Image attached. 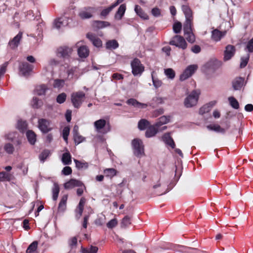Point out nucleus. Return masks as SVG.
Wrapping results in <instances>:
<instances>
[{"mask_svg": "<svg viewBox=\"0 0 253 253\" xmlns=\"http://www.w3.org/2000/svg\"><path fill=\"white\" fill-rule=\"evenodd\" d=\"M4 137L6 140L13 143L17 150L20 149L22 142V137L18 132H9L4 135Z\"/></svg>", "mask_w": 253, "mask_h": 253, "instance_id": "f257e3e1", "label": "nucleus"}, {"mask_svg": "<svg viewBox=\"0 0 253 253\" xmlns=\"http://www.w3.org/2000/svg\"><path fill=\"white\" fill-rule=\"evenodd\" d=\"M85 98V93L83 91H78L73 93L71 95V100L74 107L79 108Z\"/></svg>", "mask_w": 253, "mask_h": 253, "instance_id": "f03ea898", "label": "nucleus"}, {"mask_svg": "<svg viewBox=\"0 0 253 253\" xmlns=\"http://www.w3.org/2000/svg\"><path fill=\"white\" fill-rule=\"evenodd\" d=\"M200 92L198 90H193L184 100V105L186 108L192 107L197 103Z\"/></svg>", "mask_w": 253, "mask_h": 253, "instance_id": "7ed1b4c3", "label": "nucleus"}, {"mask_svg": "<svg viewBox=\"0 0 253 253\" xmlns=\"http://www.w3.org/2000/svg\"><path fill=\"white\" fill-rule=\"evenodd\" d=\"M132 146L134 155L141 157L144 155V146L142 141L138 139H134L132 141Z\"/></svg>", "mask_w": 253, "mask_h": 253, "instance_id": "20e7f679", "label": "nucleus"}, {"mask_svg": "<svg viewBox=\"0 0 253 253\" xmlns=\"http://www.w3.org/2000/svg\"><path fill=\"white\" fill-rule=\"evenodd\" d=\"M132 73L134 76L141 75L144 70V66L138 58L134 59L131 62Z\"/></svg>", "mask_w": 253, "mask_h": 253, "instance_id": "39448f33", "label": "nucleus"}, {"mask_svg": "<svg viewBox=\"0 0 253 253\" xmlns=\"http://www.w3.org/2000/svg\"><path fill=\"white\" fill-rule=\"evenodd\" d=\"M169 43L170 45H174L182 49H186L187 46V44L184 38L179 35H176L173 37Z\"/></svg>", "mask_w": 253, "mask_h": 253, "instance_id": "423d86ee", "label": "nucleus"}, {"mask_svg": "<svg viewBox=\"0 0 253 253\" xmlns=\"http://www.w3.org/2000/svg\"><path fill=\"white\" fill-rule=\"evenodd\" d=\"M72 51L71 47L66 46H61L57 49L56 54L59 57L68 58L71 56Z\"/></svg>", "mask_w": 253, "mask_h": 253, "instance_id": "0eeeda50", "label": "nucleus"}, {"mask_svg": "<svg viewBox=\"0 0 253 253\" xmlns=\"http://www.w3.org/2000/svg\"><path fill=\"white\" fill-rule=\"evenodd\" d=\"M38 126L39 129L43 133H47L51 131L52 127L49 120L45 119H40L38 121Z\"/></svg>", "mask_w": 253, "mask_h": 253, "instance_id": "6e6552de", "label": "nucleus"}, {"mask_svg": "<svg viewBox=\"0 0 253 253\" xmlns=\"http://www.w3.org/2000/svg\"><path fill=\"white\" fill-rule=\"evenodd\" d=\"M198 66L197 65H191L188 66L184 70L183 73L180 76L181 81H184L191 77L195 72L197 70Z\"/></svg>", "mask_w": 253, "mask_h": 253, "instance_id": "1a4fd4ad", "label": "nucleus"}, {"mask_svg": "<svg viewBox=\"0 0 253 253\" xmlns=\"http://www.w3.org/2000/svg\"><path fill=\"white\" fill-rule=\"evenodd\" d=\"M96 11L94 7H86L83 8L79 13L80 17L83 19H89L92 17L93 13Z\"/></svg>", "mask_w": 253, "mask_h": 253, "instance_id": "9d476101", "label": "nucleus"}, {"mask_svg": "<svg viewBox=\"0 0 253 253\" xmlns=\"http://www.w3.org/2000/svg\"><path fill=\"white\" fill-rule=\"evenodd\" d=\"M235 51L234 46L230 44L227 45L224 52V60L228 61L230 60L235 54Z\"/></svg>", "mask_w": 253, "mask_h": 253, "instance_id": "9b49d317", "label": "nucleus"}, {"mask_svg": "<svg viewBox=\"0 0 253 253\" xmlns=\"http://www.w3.org/2000/svg\"><path fill=\"white\" fill-rule=\"evenodd\" d=\"M73 138L76 145H78L80 143L84 142L85 138L79 132V127L77 126H75L73 130Z\"/></svg>", "mask_w": 253, "mask_h": 253, "instance_id": "f8f14e48", "label": "nucleus"}, {"mask_svg": "<svg viewBox=\"0 0 253 253\" xmlns=\"http://www.w3.org/2000/svg\"><path fill=\"white\" fill-rule=\"evenodd\" d=\"M34 66L27 62H23L19 66L20 73L24 76H28L33 70Z\"/></svg>", "mask_w": 253, "mask_h": 253, "instance_id": "ddd939ff", "label": "nucleus"}, {"mask_svg": "<svg viewBox=\"0 0 253 253\" xmlns=\"http://www.w3.org/2000/svg\"><path fill=\"white\" fill-rule=\"evenodd\" d=\"M226 34V31H220L218 29H214L211 32V39L217 42L221 40Z\"/></svg>", "mask_w": 253, "mask_h": 253, "instance_id": "4468645a", "label": "nucleus"}, {"mask_svg": "<svg viewBox=\"0 0 253 253\" xmlns=\"http://www.w3.org/2000/svg\"><path fill=\"white\" fill-rule=\"evenodd\" d=\"M83 186V183L80 180L71 179L69 181L66 182L64 185V188L66 189H72L75 187H80Z\"/></svg>", "mask_w": 253, "mask_h": 253, "instance_id": "2eb2a0df", "label": "nucleus"}, {"mask_svg": "<svg viewBox=\"0 0 253 253\" xmlns=\"http://www.w3.org/2000/svg\"><path fill=\"white\" fill-rule=\"evenodd\" d=\"M86 37L91 42L94 46L97 47H99L102 46V42L101 40L94 34L88 33L86 35Z\"/></svg>", "mask_w": 253, "mask_h": 253, "instance_id": "dca6fc26", "label": "nucleus"}, {"mask_svg": "<svg viewBox=\"0 0 253 253\" xmlns=\"http://www.w3.org/2000/svg\"><path fill=\"white\" fill-rule=\"evenodd\" d=\"M22 37V33L19 32L13 39L9 41V45L12 49L16 48L20 42Z\"/></svg>", "mask_w": 253, "mask_h": 253, "instance_id": "f3484780", "label": "nucleus"}, {"mask_svg": "<svg viewBox=\"0 0 253 253\" xmlns=\"http://www.w3.org/2000/svg\"><path fill=\"white\" fill-rule=\"evenodd\" d=\"M16 127L21 133H24L27 129L28 124L26 121L19 119L16 125Z\"/></svg>", "mask_w": 253, "mask_h": 253, "instance_id": "a211bd4d", "label": "nucleus"}, {"mask_svg": "<svg viewBox=\"0 0 253 253\" xmlns=\"http://www.w3.org/2000/svg\"><path fill=\"white\" fill-rule=\"evenodd\" d=\"M126 103L128 105H132L138 108H145L148 106L147 104L139 102L133 98L128 99L126 101Z\"/></svg>", "mask_w": 253, "mask_h": 253, "instance_id": "6ab92c4d", "label": "nucleus"}, {"mask_svg": "<svg viewBox=\"0 0 253 253\" xmlns=\"http://www.w3.org/2000/svg\"><path fill=\"white\" fill-rule=\"evenodd\" d=\"M244 79L239 77L235 78L232 82V86L234 90L240 89L243 85Z\"/></svg>", "mask_w": 253, "mask_h": 253, "instance_id": "aec40b11", "label": "nucleus"}, {"mask_svg": "<svg viewBox=\"0 0 253 253\" xmlns=\"http://www.w3.org/2000/svg\"><path fill=\"white\" fill-rule=\"evenodd\" d=\"M229 126H227L226 129L222 128L218 125H209L207 126V128L210 130H213L217 132H219L222 134H224L226 132V130L228 129Z\"/></svg>", "mask_w": 253, "mask_h": 253, "instance_id": "412c9836", "label": "nucleus"}, {"mask_svg": "<svg viewBox=\"0 0 253 253\" xmlns=\"http://www.w3.org/2000/svg\"><path fill=\"white\" fill-rule=\"evenodd\" d=\"M89 49L85 45L81 46L78 49V53L81 58H86L89 55Z\"/></svg>", "mask_w": 253, "mask_h": 253, "instance_id": "4be33fe9", "label": "nucleus"}, {"mask_svg": "<svg viewBox=\"0 0 253 253\" xmlns=\"http://www.w3.org/2000/svg\"><path fill=\"white\" fill-rule=\"evenodd\" d=\"M26 137L28 142L31 145H34L36 142V134L32 130L26 131Z\"/></svg>", "mask_w": 253, "mask_h": 253, "instance_id": "5701e85b", "label": "nucleus"}, {"mask_svg": "<svg viewBox=\"0 0 253 253\" xmlns=\"http://www.w3.org/2000/svg\"><path fill=\"white\" fill-rule=\"evenodd\" d=\"M162 139L167 144L169 145L172 148H174L175 143L169 133H165L163 135Z\"/></svg>", "mask_w": 253, "mask_h": 253, "instance_id": "b1692460", "label": "nucleus"}, {"mask_svg": "<svg viewBox=\"0 0 253 253\" xmlns=\"http://www.w3.org/2000/svg\"><path fill=\"white\" fill-rule=\"evenodd\" d=\"M126 10V6L125 4H121L119 7L115 15V18L118 20H121L124 16Z\"/></svg>", "mask_w": 253, "mask_h": 253, "instance_id": "393cba45", "label": "nucleus"}, {"mask_svg": "<svg viewBox=\"0 0 253 253\" xmlns=\"http://www.w3.org/2000/svg\"><path fill=\"white\" fill-rule=\"evenodd\" d=\"M182 10L185 15L186 19H193L192 11L188 5H182Z\"/></svg>", "mask_w": 253, "mask_h": 253, "instance_id": "a878e982", "label": "nucleus"}, {"mask_svg": "<svg viewBox=\"0 0 253 253\" xmlns=\"http://www.w3.org/2000/svg\"><path fill=\"white\" fill-rule=\"evenodd\" d=\"M156 127L155 125L149 126L145 132V136L149 138L155 136L158 132Z\"/></svg>", "mask_w": 253, "mask_h": 253, "instance_id": "bb28decb", "label": "nucleus"}, {"mask_svg": "<svg viewBox=\"0 0 253 253\" xmlns=\"http://www.w3.org/2000/svg\"><path fill=\"white\" fill-rule=\"evenodd\" d=\"M171 119L170 116H163L160 117L158 119V121L155 124V126L157 127L160 126L168 123Z\"/></svg>", "mask_w": 253, "mask_h": 253, "instance_id": "cd10ccee", "label": "nucleus"}, {"mask_svg": "<svg viewBox=\"0 0 253 253\" xmlns=\"http://www.w3.org/2000/svg\"><path fill=\"white\" fill-rule=\"evenodd\" d=\"M106 124V121L104 119H99L94 123V126L97 132H100V130L103 128Z\"/></svg>", "mask_w": 253, "mask_h": 253, "instance_id": "c85d7f7f", "label": "nucleus"}, {"mask_svg": "<svg viewBox=\"0 0 253 253\" xmlns=\"http://www.w3.org/2000/svg\"><path fill=\"white\" fill-rule=\"evenodd\" d=\"M48 90L47 87L45 84H41L36 86L35 92L39 95H44Z\"/></svg>", "mask_w": 253, "mask_h": 253, "instance_id": "c756f323", "label": "nucleus"}, {"mask_svg": "<svg viewBox=\"0 0 253 253\" xmlns=\"http://www.w3.org/2000/svg\"><path fill=\"white\" fill-rule=\"evenodd\" d=\"M67 200V196L64 195L62 197L58 206V210L59 211L64 212L66 209V202Z\"/></svg>", "mask_w": 253, "mask_h": 253, "instance_id": "7c9ffc66", "label": "nucleus"}, {"mask_svg": "<svg viewBox=\"0 0 253 253\" xmlns=\"http://www.w3.org/2000/svg\"><path fill=\"white\" fill-rule=\"evenodd\" d=\"M135 12L136 14L141 18L143 19H148V16L146 14L142 9L140 6L138 5H136L134 8Z\"/></svg>", "mask_w": 253, "mask_h": 253, "instance_id": "2f4dec72", "label": "nucleus"}, {"mask_svg": "<svg viewBox=\"0 0 253 253\" xmlns=\"http://www.w3.org/2000/svg\"><path fill=\"white\" fill-rule=\"evenodd\" d=\"M59 191H60V188H59L58 184L57 183L54 182L53 183V186L52 188V194L53 200H54V201L57 200L58 197Z\"/></svg>", "mask_w": 253, "mask_h": 253, "instance_id": "473e14b6", "label": "nucleus"}, {"mask_svg": "<svg viewBox=\"0 0 253 253\" xmlns=\"http://www.w3.org/2000/svg\"><path fill=\"white\" fill-rule=\"evenodd\" d=\"M193 19H186L183 26L184 34L188 33L192 31V23Z\"/></svg>", "mask_w": 253, "mask_h": 253, "instance_id": "72a5a7b5", "label": "nucleus"}, {"mask_svg": "<svg viewBox=\"0 0 253 253\" xmlns=\"http://www.w3.org/2000/svg\"><path fill=\"white\" fill-rule=\"evenodd\" d=\"M3 149L7 154H12L16 148L13 143L7 142L4 144Z\"/></svg>", "mask_w": 253, "mask_h": 253, "instance_id": "f704fd0d", "label": "nucleus"}, {"mask_svg": "<svg viewBox=\"0 0 253 253\" xmlns=\"http://www.w3.org/2000/svg\"><path fill=\"white\" fill-rule=\"evenodd\" d=\"M62 162L65 165H68L71 164V156L69 152L64 153L62 155Z\"/></svg>", "mask_w": 253, "mask_h": 253, "instance_id": "c9c22d12", "label": "nucleus"}, {"mask_svg": "<svg viewBox=\"0 0 253 253\" xmlns=\"http://www.w3.org/2000/svg\"><path fill=\"white\" fill-rule=\"evenodd\" d=\"M77 71V68L76 67H72L71 69H68L67 71V73L68 75V79L69 80H71L73 79V78H76V79L78 78V76L76 74V73Z\"/></svg>", "mask_w": 253, "mask_h": 253, "instance_id": "e433bc0d", "label": "nucleus"}, {"mask_svg": "<svg viewBox=\"0 0 253 253\" xmlns=\"http://www.w3.org/2000/svg\"><path fill=\"white\" fill-rule=\"evenodd\" d=\"M74 162L75 163L76 167L79 169H86L88 167V163L84 161H80L76 159H74Z\"/></svg>", "mask_w": 253, "mask_h": 253, "instance_id": "4c0bfd02", "label": "nucleus"}, {"mask_svg": "<svg viewBox=\"0 0 253 253\" xmlns=\"http://www.w3.org/2000/svg\"><path fill=\"white\" fill-rule=\"evenodd\" d=\"M150 125V123L146 119H141L138 123V128L143 130L145 129L147 127H148Z\"/></svg>", "mask_w": 253, "mask_h": 253, "instance_id": "58836bf2", "label": "nucleus"}, {"mask_svg": "<svg viewBox=\"0 0 253 253\" xmlns=\"http://www.w3.org/2000/svg\"><path fill=\"white\" fill-rule=\"evenodd\" d=\"M98 249L96 246H90L87 248H82V253H96Z\"/></svg>", "mask_w": 253, "mask_h": 253, "instance_id": "ea45409f", "label": "nucleus"}, {"mask_svg": "<svg viewBox=\"0 0 253 253\" xmlns=\"http://www.w3.org/2000/svg\"><path fill=\"white\" fill-rule=\"evenodd\" d=\"M106 46L107 49H115L119 47V43L115 40H110L106 42Z\"/></svg>", "mask_w": 253, "mask_h": 253, "instance_id": "a19ab883", "label": "nucleus"}, {"mask_svg": "<svg viewBox=\"0 0 253 253\" xmlns=\"http://www.w3.org/2000/svg\"><path fill=\"white\" fill-rule=\"evenodd\" d=\"M60 64V61L54 58H51L49 60L48 62V66L51 68L49 71L51 72H53L54 67L58 66Z\"/></svg>", "mask_w": 253, "mask_h": 253, "instance_id": "79ce46f5", "label": "nucleus"}, {"mask_svg": "<svg viewBox=\"0 0 253 253\" xmlns=\"http://www.w3.org/2000/svg\"><path fill=\"white\" fill-rule=\"evenodd\" d=\"M117 170L113 168L106 169L104 170V173L106 177H113L117 174Z\"/></svg>", "mask_w": 253, "mask_h": 253, "instance_id": "37998d69", "label": "nucleus"}, {"mask_svg": "<svg viewBox=\"0 0 253 253\" xmlns=\"http://www.w3.org/2000/svg\"><path fill=\"white\" fill-rule=\"evenodd\" d=\"M131 224V217L128 215L125 216L122 220L121 227L125 228Z\"/></svg>", "mask_w": 253, "mask_h": 253, "instance_id": "c03bdc74", "label": "nucleus"}, {"mask_svg": "<svg viewBox=\"0 0 253 253\" xmlns=\"http://www.w3.org/2000/svg\"><path fill=\"white\" fill-rule=\"evenodd\" d=\"M155 73L154 71H153L151 73L153 84L156 88H158L162 86L163 83L161 80L154 77Z\"/></svg>", "mask_w": 253, "mask_h": 253, "instance_id": "a18cd8bd", "label": "nucleus"}, {"mask_svg": "<svg viewBox=\"0 0 253 253\" xmlns=\"http://www.w3.org/2000/svg\"><path fill=\"white\" fill-rule=\"evenodd\" d=\"M65 84V80L63 79H55L54 80L53 86L54 88H62Z\"/></svg>", "mask_w": 253, "mask_h": 253, "instance_id": "49530a36", "label": "nucleus"}, {"mask_svg": "<svg viewBox=\"0 0 253 253\" xmlns=\"http://www.w3.org/2000/svg\"><path fill=\"white\" fill-rule=\"evenodd\" d=\"M50 154L49 150H44L39 155V159L42 163H44L45 160L49 157Z\"/></svg>", "mask_w": 253, "mask_h": 253, "instance_id": "de8ad7c7", "label": "nucleus"}, {"mask_svg": "<svg viewBox=\"0 0 253 253\" xmlns=\"http://www.w3.org/2000/svg\"><path fill=\"white\" fill-rule=\"evenodd\" d=\"M162 185V184L160 183V181H158V183L157 184H155L153 186V188L155 190V193L157 195H162L163 194H165L167 193L169 191V188L166 189L165 191L164 190H157L156 189L160 187Z\"/></svg>", "mask_w": 253, "mask_h": 253, "instance_id": "09e8293b", "label": "nucleus"}, {"mask_svg": "<svg viewBox=\"0 0 253 253\" xmlns=\"http://www.w3.org/2000/svg\"><path fill=\"white\" fill-rule=\"evenodd\" d=\"M31 105L34 108H39L42 106V102L37 97H34L31 101Z\"/></svg>", "mask_w": 253, "mask_h": 253, "instance_id": "8fccbe9b", "label": "nucleus"}, {"mask_svg": "<svg viewBox=\"0 0 253 253\" xmlns=\"http://www.w3.org/2000/svg\"><path fill=\"white\" fill-rule=\"evenodd\" d=\"M228 101L231 106L235 109H238L239 108V104L236 99L234 97L231 96L228 98Z\"/></svg>", "mask_w": 253, "mask_h": 253, "instance_id": "3c124183", "label": "nucleus"}, {"mask_svg": "<svg viewBox=\"0 0 253 253\" xmlns=\"http://www.w3.org/2000/svg\"><path fill=\"white\" fill-rule=\"evenodd\" d=\"M11 174L5 171L0 172V181H8L11 180Z\"/></svg>", "mask_w": 253, "mask_h": 253, "instance_id": "603ef678", "label": "nucleus"}, {"mask_svg": "<svg viewBox=\"0 0 253 253\" xmlns=\"http://www.w3.org/2000/svg\"><path fill=\"white\" fill-rule=\"evenodd\" d=\"M64 18H59L56 19L54 21L53 26L56 29H59L64 26Z\"/></svg>", "mask_w": 253, "mask_h": 253, "instance_id": "864d4df0", "label": "nucleus"}, {"mask_svg": "<svg viewBox=\"0 0 253 253\" xmlns=\"http://www.w3.org/2000/svg\"><path fill=\"white\" fill-rule=\"evenodd\" d=\"M38 247V242L34 241L31 244L26 250V253H33L36 251Z\"/></svg>", "mask_w": 253, "mask_h": 253, "instance_id": "5fc2aeb1", "label": "nucleus"}, {"mask_svg": "<svg viewBox=\"0 0 253 253\" xmlns=\"http://www.w3.org/2000/svg\"><path fill=\"white\" fill-rule=\"evenodd\" d=\"M116 6V4H113L110 6L103 9L100 15L102 17H106L108 14L110 12V11Z\"/></svg>", "mask_w": 253, "mask_h": 253, "instance_id": "6e6d98bb", "label": "nucleus"}, {"mask_svg": "<svg viewBox=\"0 0 253 253\" xmlns=\"http://www.w3.org/2000/svg\"><path fill=\"white\" fill-rule=\"evenodd\" d=\"M250 58V54H248L245 57H242L241 58L240 67L241 68H244L247 65Z\"/></svg>", "mask_w": 253, "mask_h": 253, "instance_id": "4d7b16f0", "label": "nucleus"}, {"mask_svg": "<svg viewBox=\"0 0 253 253\" xmlns=\"http://www.w3.org/2000/svg\"><path fill=\"white\" fill-rule=\"evenodd\" d=\"M187 41L190 43H193L195 41V35L193 32H190L188 33L184 34Z\"/></svg>", "mask_w": 253, "mask_h": 253, "instance_id": "13d9d810", "label": "nucleus"}, {"mask_svg": "<svg viewBox=\"0 0 253 253\" xmlns=\"http://www.w3.org/2000/svg\"><path fill=\"white\" fill-rule=\"evenodd\" d=\"M165 74L167 76V77L170 79H173L175 77V72L171 68L165 69Z\"/></svg>", "mask_w": 253, "mask_h": 253, "instance_id": "bf43d9fd", "label": "nucleus"}, {"mask_svg": "<svg viewBox=\"0 0 253 253\" xmlns=\"http://www.w3.org/2000/svg\"><path fill=\"white\" fill-rule=\"evenodd\" d=\"M70 133V128L69 126L64 127L62 131V137L66 143L68 142V137Z\"/></svg>", "mask_w": 253, "mask_h": 253, "instance_id": "052dcab7", "label": "nucleus"}, {"mask_svg": "<svg viewBox=\"0 0 253 253\" xmlns=\"http://www.w3.org/2000/svg\"><path fill=\"white\" fill-rule=\"evenodd\" d=\"M182 29V24L180 22H175L173 25V31L176 34L180 33Z\"/></svg>", "mask_w": 253, "mask_h": 253, "instance_id": "680f3d73", "label": "nucleus"}, {"mask_svg": "<svg viewBox=\"0 0 253 253\" xmlns=\"http://www.w3.org/2000/svg\"><path fill=\"white\" fill-rule=\"evenodd\" d=\"M66 97L67 95L65 93H61L57 96L56 101L59 104H62L65 101Z\"/></svg>", "mask_w": 253, "mask_h": 253, "instance_id": "e2e57ef3", "label": "nucleus"}, {"mask_svg": "<svg viewBox=\"0 0 253 253\" xmlns=\"http://www.w3.org/2000/svg\"><path fill=\"white\" fill-rule=\"evenodd\" d=\"M153 102L151 104L153 106L158 104H163L164 103V99L160 97H155L152 99Z\"/></svg>", "mask_w": 253, "mask_h": 253, "instance_id": "0e129e2a", "label": "nucleus"}, {"mask_svg": "<svg viewBox=\"0 0 253 253\" xmlns=\"http://www.w3.org/2000/svg\"><path fill=\"white\" fill-rule=\"evenodd\" d=\"M95 23L96 24V26L98 28H103L110 26V23L106 21H96Z\"/></svg>", "mask_w": 253, "mask_h": 253, "instance_id": "69168bd1", "label": "nucleus"}, {"mask_svg": "<svg viewBox=\"0 0 253 253\" xmlns=\"http://www.w3.org/2000/svg\"><path fill=\"white\" fill-rule=\"evenodd\" d=\"M84 211V208L78 207L75 210V216L77 219H79L82 215Z\"/></svg>", "mask_w": 253, "mask_h": 253, "instance_id": "338daca9", "label": "nucleus"}, {"mask_svg": "<svg viewBox=\"0 0 253 253\" xmlns=\"http://www.w3.org/2000/svg\"><path fill=\"white\" fill-rule=\"evenodd\" d=\"M249 52H253V38L251 39L248 42L245 48Z\"/></svg>", "mask_w": 253, "mask_h": 253, "instance_id": "774afa93", "label": "nucleus"}]
</instances>
